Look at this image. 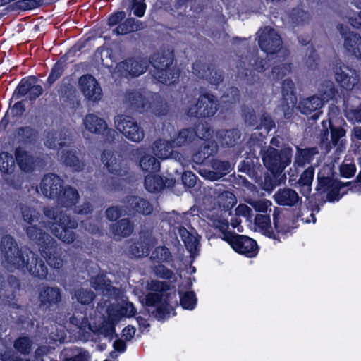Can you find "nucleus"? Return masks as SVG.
I'll return each mask as SVG.
<instances>
[{"mask_svg": "<svg viewBox=\"0 0 361 361\" xmlns=\"http://www.w3.org/2000/svg\"><path fill=\"white\" fill-rule=\"evenodd\" d=\"M0 257L2 264L10 270H27L33 277L44 279L48 269L44 262L27 247H19L10 235L1 238Z\"/></svg>", "mask_w": 361, "mask_h": 361, "instance_id": "nucleus-1", "label": "nucleus"}, {"mask_svg": "<svg viewBox=\"0 0 361 361\" xmlns=\"http://www.w3.org/2000/svg\"><path fill=\"white\" fill-rule=\"evenodd\" d=\"M23 221L27 224L25 231L32 245L37 246L42 256L47 261L56 258L58 245L56 241L42 228L37 226L39 213L35 209L23 205L20 207Z\"/></svg>", "mask_w": 361, "mask_h": 361, "instance_id": "nucleus-2", "label": "nucleus"}, {"mask_svg": "<svg viewBox=\"0 0 361 361\" xmlns=\"http://www.w3.org/2000/svg\"><path fill=\"white\" fill-rule=\"evenodd\" d=\"M101 159L107 171L114 176L107 178L106 186L111 191H120L124 187V181L130 176L129 161L121 154L111 150H104Z\"/></svg>", "mask_w": 361, "mask_h": 361, "instance_id": "nucleus-3", "label": "nucleus"}, {"mask_svg": "<svg viewBox=\"0 0 361 361\" xmlns=\"http://www.w3.org/2000/svg\"><path fill=\"white\" fill-rule=\"evenodd\" d=\"M44 214L55 221L51 226V233L62 242L71 244L75 240L73 229L78 227V222L70 215L60 212L59 214L54 209L44 210Z\"/></svg>", "mask_w": 361, "mask_h": 361, "instance_id": "nucleus-4", "label": "nucleus"}, {"mask_svg": "<svg viewBox=\"0 0 361 361\" xmlns=\"http://www.w3.org/2000/svg\"><path fill=\"white\" fill-rule=\"evenodd\" d=\"M291 148L277 149L269 147L262 157L264 165L271 174H282L292 160Z\"/></svg>", "mask_w": 361, "mask_h": 361, "instance_id": "nucleus-5", "label": "nucleus"}, {"mask_svg": "<svg viewBox=\"0 0 361 361\" xmlns=\"http://www.w3.org/2000/svg\"><path fill=\"white\" fill-rule=\"evenodd\" d=\"M219 108V102L211 92L200 94L197 101L190 104L186 111L189 118H205L214 116Z\"/></svg>", "mask_w": 361, "mask_h": 361, "instance_id": "nucleus-6", "label": "nucleus"}, {"mask_svg": "<svg viewBox=\"0 0 361 361\" xmlns=\"http://www.w3.org/2000/svg\"><path fill=\"white\" fill-rule=\"evenodd\" d=\"M21 288L20 280L14 275L6 277L0 272V302L8 305L13 310L23 311V307L18 303L16 298Z\"/></svg>", "mask_w": 361, "mask_h": 361, "instance_id": "nucleus-7", "label": "nucleus"}, {"mask_svg": "<svg viewBox=\"0 0 361 361\" xmlns=\"http://www.w3.org/2000/svg\"><path fill=\"white\" fill-rule=\"evenodd\" d=\"M317 180L316 192L307 198L308 207L312 212H319L320 206L326 202L325 194L336 185V182L339 181L332 176H326L322 171L318 172Z\"/></svg>", "mask_w": 361, "mask_h": 361, "instance_id": "nucleus-8", "label": "nucleus"}, {"mask_svg": "<svg viewBox=\"0 0 361 361\" xmlns=\"http://www.w3.org/2000/svg\"><path fill=\"white\" fill-rule=\"evenodd\" d=\"M226 235L225 242L237 253L249 258L257 256L259 252V247L257 241L247 235L238 233H229Z\"/></svg>", "mask_w": 361, "mask_h": 361, "instance_id": "nucleus-9", "label": "nucleus"}, {"mask_svg": "<svg viewBox=\"0 0 361 361\" xmlns=\"http://www.w3.org/2000/svg\"><path fill=\"white\" fill-rule=\"evenodd\" d=\"M170 294L148 293L145 295V305L147 307H154L151 314L158 321H161L170 314Z\"/></svg>", "mask_w": 361, "mask_h": 361, "instance_id": "nucleus-10", "label": "nucleus"}, {"mask_svg": "<svg viewBox=\"0 0 361 361\" xmlns=\"http://www.w3.org/2000/svg\"><path fill=\"white\" fill-rule=\"evenodd\" d=\"M38 78L34 75L22 78L14 90L11 99H18L27 95L30 101H35L43 93L42 87L36 84Z\"/></svg>", "mask_w": 361, "mask_h": 361, "instance_id": "nucleus-11", "label": "nucleus"}, {"mask_svg": "<svg viewBox=\"0 0 361 361\" xmlns=\"http://www.w3.org/2000/svg\"><path fill=\"white\" fill-rule=\"evenodd\" d=\"M116 128L129 140L141 141L145 136L143 129L129 116L121 115L115 120Z\"/></svg>", "mask_w": 361, "mask_h": 361, "instance_id": "nucleus-12", "label": "nucleus"}, {"mask_svg": "<svg viewBox=\"0 0 361 361\" xmlns=\"http://www.w3.org/2000/svg\"><path fill=\"white\" fill-rule=\"evenodd\" d=\"M61 298L59 288L45 285L39 292V307L44 312H54L59 308Z\"/></svg>", "mask_w": 361, "mask_h": 361, "instance_id": "nucleus-13", "label": "nucleus"}, {"mask_svg": "<svg viewBox=\"0 0 361 361\" xmlns=\"http://www.w3.org/2000/svg\"><path fill=\"white\" fill-rule=\"evenodd\" d=\"M192 70L197 78L204 79L212 85H219L224 80V71L216 68L213 63L197 61L192 64Z\"/></svg>", "mask_w": 361, "mask_h": 361, "instance_id": "nucleus-14", "label": "nucleus"}, {"mask_svg": "<svg viewBox=\"0 0 361 361\" xmlns=\"http://www.w3.org/2000/svg\"><path fill=\"white\" fill-rule=\"evenodd\" d=\"M282 39L279 33L271 27H266L258 39V45L267 55L278 53L282 47Z\"/></svg>", "mask_w": 361, "mask_h": 361, "instance_id": "nucleus-15", "label": "nucleus"}, {"mask_svg": "<svg viewBox=\"0 0 361 361\" xmlns=\"http://www.w3.org/2000/svg\"><path fill=\"white\" fill-rule=\"evenodd\" d=\"M78 84L81 92L87 100L96 102L102 99L103 94L102 87L92 75H82L79 78Z\"/></svg>", "mask_w": 361, "mask_h": 361, "instance_id": "nucleus-16", "label": "nucleus"}, {"mask_svg": "<svg viewBox=\"0 0 361 361\" xmlns=\"http://www.w3.org/2000/svg\"><path fill=\"white\" fill-rule=\"evenodd\" d=\"M337 29L344 39L343 47L347 52L361 59V35L350 31L347 26L338 24Z\"/></svg>", "mask_w": 361, "mask_h": 361, "instance_id": "nucleus-17", "label": "nucleus"}, {"mask_svg": "<svg viewBox=\"0 0 361 361\" xmlns=\"http://www.w3.org/2000/svg\"><path fill=\"white\" fill-rule=\"evenodd\" d=\"M83 124L85 128L92 133L105 136L106 140H109V137L114 139V130L108 127L103 118L93 114H89L85 117Z\"/></svg>", "mask_w": 361, "mask_h": 361, "instance_id": "nucleus-18", "label": "nucleus"}, {"mask_svg": "<svg viewBox=\"0 0 361 361\" xmlns=\"http://www.w3.org/2000/svg\"><path fill=\"white\" fill-rule=\"evenodd\" d=\"M124 103L131 110L145 113L150 110L151 102L140 92L136 90H127L124 94Z\"/></svg>", "mask_w": 361, "mask_h": 361, "instance_id": "nucleus-19", "label": "nucleus"}, {"mask_svg": "<svg viewBox=\"0 0 361 361\" xmlns=\"http://www.w3.org/2000/svg\"><path fill=\"white\" fill-rule=\"evenodd\" d=\"M63 188V180L53 173L44 175L40 182V190L42 194L49 199H55Z\"/></svg>", "mask_w": 361, "mask_h": 361, "instance_id": "nucleus-20", "label": "nucleus"}, {"mask_svg": "<svg viewBox=\"0 0 361 361\" xmlns=\"http://www.w3.org/2000/svg\"><path fill=\"white\" fill-rule=\"evenodd\" d=\"M324 104V101L320 97L313 95L302 99L298 103V108L300 112L307 116L317 119L322 113L321 109Z\"/></svg>", "mask_w": 361, "mask_h": 361, "instance_id": "nucleus-21", "label": "nucleus"}, {"mask_svg": "<svg viewBox=\"0 0 361 361\" xmlns=\"http://www.w3.org/2000/svg\"><path fill=\"white\" fill-rule=\"evenodd\" d=\"M125 202L126 209L133 214L148 216L153 211V207L148 200L137 195L127 196Z\"/></svg>", "mask_w": 361, "mask_h": 361, "instance_id": "nucleus-22", "label": "nucleus"}, {"mask_svg": "<svg viewBox=\"0 0 361 361\" xmlns=\"http://www.w3.org/2000/svg\"><path fill=\"white\" fill-rule=\"evenodd\" d=\"M152 246V239L150 235L140 234L137 240L133 242L128 248L129 254L135 258H141L149 255Z\"/></svg>", "mask_w": 361, "mask_h": 361, "instance_id": "nucleus-23", "label": "nucleus"}, {"mask_svg": "<svg viewBox=\"0 0 361 361\" xmlns=\"http://www.w3.org/2000/svg\"><path fill=\"white\" fill-rule=\"evenodd\" d=\"M334 78L339 86L345 90H351L354 85L351 82V69L348 66L345 65L341 60L336 62L333 67Z\"/></svg>", "mask_w": 361, "mask_h": 361, "instance_id": "nucleus-24", "label": "nucleus"}, {"mask_svg": "<svg viewBox=\"0 0 361 361\" xmlns=\"http://www.w3.org/2000/svg\"><path fill=\"white\" fill-rule=\"evenodd\" d=\"M314 176V167L310 166L301 173L299 179L294 185L295 188H298L300 192L307 199L312 196L310 193Z\"/></svg>", "mask_w": 361, "mask_h": 361, "instance_id": "nucleus-25", "label": "nucleus"}, {"mask_svg": "<svg viewBox=\"0 0 361 361\" xmlns=\"http://www.w3.org/2000/svg\"><path fill=\"white\" fill-rule=\"evenodd\" d=\"M274 201L280 206L293 207L298 202L301 204L302 199L293 189H279L274 195Z\"/></svg>", "mask_w": 361, "mask_h": 361, "instance_id": "nucleus-26", "label": "nucleus"}, {"mask_svg": "<svg viewBox=\"0 0 361 361\" xmlns=\"http://www.w3.org/2000/svg\"><path fill=\"white\" fill-rule=\"evenodd\" d=\"M61 160L64 166L74 172H80L85 166V162L79 158L75 149L62 150Z\"/></svg>", "mask_w": 361, "mask_h": 361, "instance_id": "nucleus-27", "label": "nucleus"}, {"mask_svg": "<svg viewBox=\"0 0 361 361\" xmlns=\"http://www.w3.org/2000/svg\"><path fill=\"white\" fill-rule=\"evenodd\" d=\"M180 74V69L173 63L163 68L161 71H156L154 77L160 83L170 85L178 80Z\"/></svg>", "mask_w": 361, "mask_h": 361, "instance_id": "nucleus-28", "label": "nucleus"}, {"mask_svg": "<svg viewBox=\"0 0 361 361\" xmlns=\"http://www.w3.org/2000/svg\"><path fill=\"white\" fill-rule=\"evenodd\" d=\"M149 259L153 264H165L171 267H173L175 262L171 250L165 245L157 246L152 251Z\"/></svg>", "mask_w": 361, "mask_h": 361, "instance_id": "nucleus-29", "label": "nucleus"}, {"mask_svg": "<svg viewBox=\"0 0 361 361\" xmlns=\"http://www.w3.org/2000/svg\"><path fill=\"white\" fill-rule=\"evenodd\" d=\"M196 235L188 231L184 226L178 228V234L183 240L186 250L192 256L197 255L199 251L200 237L195 232Z\"/></svg>", "mask_w": 361, "mask_h": 361, "instance_id": "nucleus-30", "label": "nucleus"}, {"mask_svg": "<svg viewBox=\"0 0 361 361\" xmlns=\"http://www.w3.org/2000/svg\"><path fill=\"white\" fill-rule=\"evenodd\" d=\"M80 198L78 190L71 187L66 186L63 187L59 195H57L55 199L62 207L72 208L76 204Z\"/></svg>", "mask_w": 361, "mask_h": 361, "instance_id": "nucleus-31", "label": "nucleus"}, {"mask_svg": "<svg viewBox=\"0 0 361 361\" xmlns=\"http://www.w3.org/2000/svg\"><path fill=\"white\" fill-rule=\"evenodd\" d=\"M15 159L20 169L25 173H31L35 166V159L28 152L18 147L15 150Z\"/></svg>", "mask_w": 361, "mask_h": 361, "instance_id": "nucleus-32", "label": "nucleus"}, {"mask_svg": "<svg viewBox=\"0 0 361 361\" xmlns=\"http://www.w3.org/2000/svg\"><path fill=\"white\" fill-rule=\"evenodd\" d=\"M241 133L237 128L229 130H219L216 138L223 147H233L240 138Z\"/></svg>", "mask_w": 361, "mask_h": 361, "instance_id": "nucleus-33", "label": "nucleus"}, {"mask_svg": "<svg viewBox=\"0 0 361 361\" xmlns=\"http://www.w3.org/2000/svg\"><path fill=\"white\" fill-rule=\"evenodd\" d=\"M331 135V141L332 145L336 147L338 145L340 139L345 136L346 130L341 126H336L333 122L329 121V128H325L321 133V141L328 140L329 134Z\"/></svg>", "mask_w": 361, "mask_h": 361, "instance_id": "nucleus-34", "label": "nucleus"}, {"mask_svg": "<svg viewBox=\"0 0 361 361\" xmlns=\"http://www.w3.org/2000/svg\"><path fill=\"white\" fill-rule=\"evenodd\" d=\"M211 166L214 171H209L207 175L208 178L211 180H219L231 171V163L228 161L212 159Z\"/></svg>", "mask_w": 361, "mask_h": 361, "instance_id": "nucleus-35", "label": "nucleus"}, {"mask_svg": "<svg viewBox=\"0 0 361 361\" xmlns=\"http://www.w3.org/2000/svg\"><path fill=\"white\" fill-rule=\"evenodd\" d=\"M67 60L66 55H63L53 65L44 84L45 87L50 88L63 75L66 68Z\"/></svg>", "mask_w": 361, "mask_h": 361, "instance_id": "nucleus-36", "label": "nucleus"}, {"mask_svg": "<svg viewBox=\"0 0 361 361\" xmlns=\"http://www.w3.org/2000/svg\"><path fill=\"white\" fill-rule=\"evenodd\" d=\"M174 61V53L171 50H163L154 53L152 56V63L156 71H161L163 68L172 65Z\"/></svg>", "mask_w": 361, "mask_h": 361, "instance_id": "nucleus-37", "label": "nucleus"}, {"mask_svg": "<svg viewBox=\"0 0 361 361\" xmlns=\"http://www.w3.org/2000/svg\"><path fill=\"white\" fill-rule=\"evenodd\" d=\"M110 230L114 235L128 237L134 231V224L128 218H123L111 224Z\"/></svg>", "mask_w": 361, "mask_h": 361, "instance_id": "nucleus-38", "label": "nucleus"}, {"mask_svg": "<svg viewBox=\"0 0 361 361\" xmlns=\"http://www.w3.org/2000/svg\"><path fill=\"white\" fill-rule=\"evenodd\" d=\"M197 140V134L192 127L180 129L172 139L175 147H180L188 146Z\"/></svg>", "mask_w": 361, "mask_h": 361, "instance_id": "nucleus-39", "label": "nucleus"}, {"mask_svg": "<svg viewBox=\"0 0 361 361\" xmlns=\"http://www.w3.org/2000/svg\"><path fill=\"white\" fill-rule=\"evenodd\" d=\"M176 147L175 144L172 142V139L170 140L158 139L153 143L154 154L162 159L169 158L173 153V148Z\"/></svg>", "mask_w": 361, "mask_h": 361, "instance_id": "nucleus-40", "label": "nucleus"}, {"mask_svg": "<svg viewBox=\"0 0 361 361\" xmlns=\"http://www.w3.org/2000/svg\"><path fill=\"white\" fill-rule=\"evenodd\" d=\"M318 153L316 147L297 148L295 156L294 165L302 167L305 164H310L314 159L315 154Z\"/></svg>", "mask_w": 361, "mask_h": 361, "instance_id": "nucleus-41", "label": "nucleus"}, {"mask_svg": "<svg viewBox=\"0 0 361 361\" xmlns=\"http://www.w3.org/2000/svg\"><path fill=\"white\" fill-rule=\"evenodd\" d=\"M282 100L284 104L288 105L295 104L297 101L295 85L290 78H286L281 83Z\"/></svg>", "mask_w": 361, "mask_h": 361, "instance_id": "nucleus-42", "label": "nucleus"}, {"mask_svg": "<svg viewBox=\"0 0 361 361\" xmlns=\"http://www.w3.org/2000/svg\"><path fill=\"white\" fill-rule=\"evenodd\" d=\"M140 20L134 18H125L121 23L113 30V32L116 35H124L137 31L140 29Z\"/></svg>", "mask_w": 361, "mask_h": 361, "instance_id": "nucleus-43", "label": "nucleus"}, {"mask_svg": "<svg viewBox=\"0 0 361 361\" xmlns=\"http://www.w3.org/2000/svg\"><path fill=\"white\" fill-rule=\"evenodd\" d=\"M16 133L20 141L25 145L35 144L38 137L37 130L30 126L18 128Z\"/></svg>", "mask_w": 361, "mask_h": 361, "instance_id": "nucleus-44", "label": "nucleus"}, {"mask_svg": "<svg viewBox=\"0 0 361 361\" xmlns=\"http://www.w3.org/2000/svg\"><path fill=\"white\" fill-rule=\"evenodd\" d=\"M123 63L126 66L129 75L132 77H137L143 74L147 70V66L143 61L135 58H128Z\"/></svg>", "mask_w": 361, "mask_h": 361, "instance_id": "nucleus-45", "label": "nucleus"}, {"mask_svg": "<svg viewBox=\"0 0 361 361\" xmlns=\"http://www.w3.org/2000/svg\"><path fill=\"white\" fill-rule=\"evenodd\" d=\"M139 165L143 171L149 173H154L160 169L159 160L153 155L148 154H145L141 157Z\"/></svg>", "mask_w": 361, "mask_h": 361, "instance_id": "nucleus-46", "label": "nucleus"}, {"mask_svg": "<svg viewBox=\"0 0 361 361\" xmlns=\"http://www.w3.org/2000/svg\"><path fill=\"white\" fill-rule=\"evenodd\" d=\"M144 184L145 189L150 192L161 191L166 186L164 178L156 174L145 176Z\"/></svg>", "mask_w": 361, "mask_h": 361, "instance_id": "nucleus-47", "label": "nucleus"}, {"mask_svg": "<svg viewBox=\"0 0 361 361\" xmlns=\"http://www.w3.org/2000/svg\"><path fill=\"white\" fill-rule=\"evenodd\" d=\"M15 170V160L13 156L4 152L0 154V172L2 176L11 175Z\"/></svg>", "mask_w": 361, "mask_h": 361, "instance_id": "nucleus-48", "label": "nucleus"}, {"mask_svg": "<svg viewBox=\"0 0 361 361\" xmlns=\"http://www.w3.org/2000/svg\"><path fill=\"white\" fill-rule=\"evenodd\" d=\"M96 298V294L90 289L80 288L74 290L72 296L73 300H75L77 302L83 305H90Z\"/></svg>", "mask_w": 361, "mask_h": 361, "instance_id": "nucleus-49", "label": "nucleus"}, {"mask_svg": "<svg viewBox=\"0 0 361 361\" xmlns=\"http://www.w3.org/2000/svg\"><path fill=\"white\" fill-rule=\"evenodd\" d=\"M152 112L157 116L166 115L168 112V106L164 99L159 94H155L153 97V103H151Z\"/></svg>", "mask_w": 361, "mask_h": 361, "instance_id": "nucleus-50", "label": "nucleus"}, {"mask_svg": "<svg viewBox=\"0 0 361 361\" xmlns=\"http://www.w3.org/2000/svg\"><path fill=\"white\" fill-rule=\"evenodd\" d=\"M197 302V299L194 291H186L180 293V304L184 310H194Z\"/></svg>", "mask_w": 361, "mask_h": 361, "instance_id": "nucleus-51", "label": "nucleus"}, {"mask_svg": "<svg viewBox=\"0 0 361 361\" xmlns=\"http://www.w3.org/2000/svg\"><path fill=\"white\" fill-rule=\"evenodd\" d=\"M32 345V340L28 336H20L14 341V348L22 355H29Z\"/></svg>", "mask_w": 361, "mask_h": 361, "instance_id": "nucleus-52", "label": "nucleus"}, {"mask_svg": "<svg viewBox=\"0 0 361 361\" xmlns=\"http://www.w3.org/2000/svg\"><path fill=\"white\" fill-rule=\"evenodd\" d=\"M194 131L197 134V139H200L201 140H211L212 137L213 130L209 126V124L207 122L198 123L195 126Z\"/></svg>", "mask_w": 361, "mask_h": 361, "instance_id": "nucleus-53", "label": "nucleus"}, {"mask_svg": "<svg viewBox=\"0 0 361 361\" xmlns=\"http://www.w3.org/2000/svg\"><path fill=\"white\" fill-rule=\"evenodd\" d=\"M343 115L350 123H361V103L356 108L346 106L343 109Z\"/></svg>", "mask_w": 361, "mask_h": 361, "instance_id": "nucleus-54", "label": "nucleus"}, {"mask_svg": "<svg viewBox=\"0 0 361 361\" xmlns=\"http://www.w3.org/2000/svg\"><path fill=\"white\" fill-rule=\"evenodd\" d=\"M282 174H271L267 173L264 177L262 189L267 192L272 191L280 184L279 178Z\"/></svg>", "mask_w": 361, "mask_h": 361, "instance_id": "nucleus-55", "label": "nucleus"}, {"mask_svg": "<svg viewBox=\"0 0 361 361\" xmlns=\"http://www.w3.org/2000/svg\"><path fill=\"white\" fill-rule=\"evenodd\" d=\"M290 63H282L273 66L271 69L273 78L276 81L283 79L290 71Z\"/></svg>", "mask_w": 361, "mask_h": 361, "instance_id": "nucleus-56", "label": "nucleus"}, {"mask_svg": "<svg viewBox=\"0 0 361 361\" xmlns=\"http://www.w3.org/2000/svg\"><path fill=\"white\" fill-rule=\"evenodd\" d=\"M152 271L157 277L162 279L170 280L174 276L173 271L164 264H153Z\"/></svg>", "mask_w": 361, "mask_h": 361, "instance_id": "nucleus-57", "label": "nucleus"}, {"mask_svg": "<svg viewBox=\"0 0 361 361\" xmlns=\"http://www.w3.org/2000/svg\"><path fill=\"white\" fill-rule=\"evenodd\" d=\"M341 181L336 183L334 185L326 194L325 199L326 202L328 201L329 202H334L335 201H338L343 195L340 194V190L342 189L341 188Z\"/></svg>", "mask_w": 361, "mask_h": 361, "instance_id": "nucleus-58", "label": "nucleus"}, {"mask_svg": "<svg viewBox=\"0 0 361 361\" xmlns=\"http://www.w3.org/2000/svg\"><path fill=\"white\" fill-rule=\"evenodd\" d=\"M42 4V0H18L16 2V7L22 11L35 9L41 6Z\"/></svg>", "mask_w": 361, "mask_h": 361, "instance_id": "nucleus-59", "label": "nucleus"}, {"mask_svg": "<svg viewBox=\"0 0 361 361\" xmlns=\"http://www.w3.org/2000/svg\"><path fill=\"white\" fill-rule=\"evenodd\" d=\"M199 147L204 152H207V156H214L218 152V145L213 140H204Z\"/></svg>", "mask_w": 361, "mask_h": 361, "instance_id": "nucleus-60", "label": "nucleus"}, {"mask_svg": "<svg viewBox=\"0 0 361 361\" xmlns=\"http://www.w3.org/2000/svg\"><path fill=\"white\" fill-rule=\"evenodd\" d=\"M243 116L245 122L250 126L255 127L257 125V118L252 108L245 107L243 110Z\"/></svg>", "mask_w": 361, "mask_h": 361, "instance_id": "nucleus-61", "label": "nucleus"}, {"mask_svg": "<svg viewBox=\"0 0 361 361\" xmlns=\"http://www.w3.org/2000/svg\"><path fill=\"white\" fill-rule=\"evenodd\" d=\"M126 13L125 11H116L111 13L107 19V25L110 27L118 26L126 18Z\"/></svg>", "mask_w": 361, "mask_h": 361, "instance_id": "nucleus-62", "label": "nucleus"}, {"mask_svg": "<svg viewBox=\"0 0 361 361\" xmlns=\"http://www.w3.org/2000/svg\"><path fill=\"white\" fill-rule=\"evenodd\" d=\"M357 168L355 164H342L340 166V176L343 178H350L354 176Z\"/></svg>", "mask_w": 361, "mask_h": 361, "instance_id": "nucleus-63", "label": "nucleus"}, {"mask_svg": "<svg viewBox=\"0 0 361 361\" xmlns=\"http://www.w3.org/2000/svg\"><path fill=\"white\" fill-rule=\"evenodd\" d=\"M131 8L135 16L139 18L144 16L146 11L145 0H132Z\"/></svg>", "mask_w": 361, "mask_h": 361, "instance_id": "nucleus-64", "label": "nucleus"}]
</instances>
